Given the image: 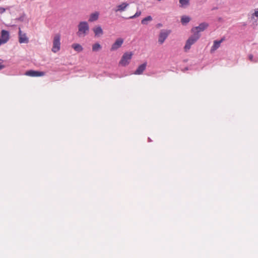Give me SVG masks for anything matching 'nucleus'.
<instances>
[{
  "label": "nucleus",
  "instance_id": "1",
  "mask_svg": "<svg viewBox=\"0 0 258 258\" xmlns=\"http://www.w3.org/2000/svg\"><path fill=\"white\" fill-rule=\"evenodd\" d=\"M78 31L77 34L79 37H85L89 32V26L86 21L80 22L78 26Z\"/></svg>",
  "mask_w": 258,
  "mask_h": 258
},
{
  "label": "nucleus",
  "instance_id": "2",
  "mask_svg": "<svg viewBox=\"0 0 258 258\" xmlns=\"http://www.w3.org/2000/svg\"><path fill=\"white\" fill-rule=\"evenodd\" d=\"M200 37V34L198 33L193 34L186 41L185 45L184 47L185 51L189 50L191 46L194 44Z\"/></svg>",
  "mask_w": 258,
  "mask_h": 258
},
{
  "label": "nucleus",
  "instance_id": "3",
  "mask_svg": "<svg viewBox=\"0 0 258 258\" xmlns=\"http://www.w3.org/2000/svg\"><path fill=\"white\" fill-rule=\"evenodd\" d=\"M133 55V53L132 52H126L124 53L119 62V64L122 67L127 66L130 62Z\"/></svg>",
  "mask_w": 258,
  "mask_h": 258
},
{
  "label": "nucleus",
  "instance_id": "4",
  "mask_svg": "<svg viewBox=\"0 0 258 258\" xmlns=\"http://www.w3.org/2000/svg\"><path fill=\"white\" fill-rule=\"evenodd\" d=\"M60 36L59 34H56L54 36L53 40V46L51 50L54 53L58 52L60 48Z\"/></svg>",
  "mask_w": 258,
  "mask_h": 258
},
{
  "label": "nucleus",
  "instance_id": "5",
  "mask_svg": "<svg viewBox=\"0 0 258 258\" xmlns=\"http://www.w3.org/2000/svg\"><path fill=\"white\" fill-rule=\"evenodd\" d=\"M10 33L9 31L2 30L1 32L0 46L2 44L6 43L10 39Z\"/></svg>",
  "mask_w": 258,
  "mask_h": 258
},
{
  "label": "nucleus",
  "instance_id": "6",
  "mask_svg": "<svg viewBox=\"0 0 258 258\" xmlns=\"http://www.w3.org/2000/svg\"><path fill=\"white\" fill-rule=\"evenodd\" d=\"M171 31L167 30H161L158 38V42L162 44L164 43L166 39L167 38Z\"/></svg>",
  "mask_w": 258,
  "mask_h": 258
},
{
  "label": "nucleus",
  "instance_id": "7",
  "mask_svg": "<svg viewBox=\"0 0 258 258\" xmlns=\"http://www.w3.org/2000/svg\"><path fill=\"white\" fill-rule=\"evenodd\" d=\"M208 27V24L206 23H202L198 27H195L191 29V32L199 34L200 32L204 31Z\"/></svg>",
  "mask_w": 258,
  "mask_h": 258
},
{
  "label": "nucleus",
  "instance_id": "8",
  "mask_svg": "<svg viewBox=\"0 0 258 258\" xmlns=\"http://www.w3.org/2000/svg\"><path fill=\"white\" fill-rule=\"evenodd\" d=\"M25 75L32 77H41L45 75V72H40L34 70H29L25 73Z\"/></svg>",
  "mask_w": 258,
  "mask_h": 258
},
{
  "label": "nucleus",
  "instance_id": "9",
  "mask_svg": "<svg viewBox=\"0 0 258 258\" xmlns=\"http://www.w3.org/2000/svg\"><path fill=\"white\" fill-rule=\"evenodd\" d=\"M123 40L121 38H117L114 43L111 45L110 50L111 51H114L120 47L123 44Z\"/></svg>",
  "mask_w": 258,
  "mask_h": 258
},
{
  "label": "nucleus",
  "instance_id": "10",
  "mask_svg": "<svg viewBox=\"0 0 258 258\" xmlns=\"http://www.w3.org/2000/svg\"><path fill=\"white\" fill-rule=\"evenodd\" d=\"M19 42L20 43H27L29 42V39L25 33H22L20 28L19 31Z\"/></svg>",
  "mask_w": 258,
  "mask_h": 258
},
{
  "label": "nucleus",
  "instance_id": "11",
  "mask_svg": "<svg viewBox=\"0 0 258 258\" xmlns=\"http://www.w3.org/2000/svg\"><path fill=\"white\" fill-rule=\"evenodd\" d=\"M224 41V38H222L220 40H215L213 43V45L211 48V52H214L221 45V43Z\"/></svg>",
  "mask_w": 258,
  "mask_h": 258
},
{
  "label": "nucleus",
  "instance_id": "12",
  "mask_svg": "<svg viewBox=\"0 0 258 258\" xmlns=\"http://www.w3.org/2000/svg\"><path fill=\"white\" fill-rule=\"evenodd\" d=\"M147 66V63H144L138 67L137 69L134 72L135 75H141L145 70Z\"/></svg>",
  "mask_w": 258,
  "mask_h": 258
},
{
  "label": "nucleus",
  "instance_id": "13",
  "mask_svg": "<svg viewBox=\"0 0 258 258\" xmlns=\"http://www.w3.org/2000/svg\"><path fill=\"white\" fill-rule=\"evenodd\" d=\"M99 15L100 13L99 12H95L91 13L89 16L88 21L90 22H93L97 21L99 18Z\"/></svg>",
  "mask_w": 258,
  "mask_h": 258
},
{
  "label": "nucleus",
  "instance_id": "14",
  "mask_svg": "<svg viewBox=\"0 0 258 258\" xmlns=\"http://www.w3.org/2000/svg\"><path fill=\"white\" fill-rule=\"evenodd\" d=\"M93 31L94 32L95 35L97 37H100L103 34V31L100 26H97L93 28Z\"/></svg>",
  "mask_w": 258,
  "mask_h": 258
},
{
  "label": "nucleus",
  "instance_id": "15",
  "mask_svg": "<svg viewBox=\"0 0 258 258\" xmlns=\"http://www.w3.org/2000/svg\"><path fill=\"white\" fill-rule=\"evenodd\" d=\"M128 4L126 3H123L121 4L118 5L115 12H122L124 11L125 8L128 6Z\"/></svg>",
  "mask_w": 258,
  "mask_h": 258
},
{
  "label": "nucleus",
  "instance_id": "16",
  "mask_svg": "<svg viewBox=\"0 0 258 258\" xmlns=\"http://www.w3.org/2000/svg\"><path fill=\"white\" fill-rule=\"evenodd\" d=\"M254 17L258 18V9L255 11L254 13H253L251 15V20H254ZM258 25V20H254L252 22V25L253 26H255Z\"/></svg>",
  "mask_w": 258,
  "mask_h": 258
},
{
  "label": "nucleus",
  "instance_id": "17",
  "mask_svg": "<svg viewBox=\"0 0 258 258\" xmlns=\"http://www.w3.org/2000/svg\"><path fill=\"white\" fill-rule=\"evenodd\" d=\"M72 48L76 51L80 52L83 50V47L78 43H74L72 45Z\"/></svg>",
  "mask_w": 258,
  "mask_h": 258
},
{
  "label": "nucleus",
  "instance_id": "18",
  "mask_svg": "<svg viewBox=\"0 0 258 258\" xmlns=\"http://www.w3.org/2000/svg\"><path fill=\"white\" fill-rule=\"evenodd\" d=\"M101 49V45L98 43H96L92 45V51L94 52L98 51Z\"/></svg>",
  "mask_w": 258,
  "mask_h": 258
},
{
  "label": "nucleus",
  "instance_id": "19",
  "mask_svg": "<svg viewBox=\"0 0 258 258\" xmlns=\"http://www.w3.org/2000/svg\"><path fill=\"white\" fill-rule=\"evenodd\" d=\"M190 19L189 17L186 16H183L181 17V22L182 24H185L188 23Z\"/></svg>",
  "mask_w": 258,
  "mask_h": 258
},
{
  "label": "nucleus",
  "instance_id": "20",
  "mask_svg": "<svg viewBox=\"0 0 258 258\" xmlns=\"http://www.w3.org/2000/svg\"><path fill=\"white\" fill-rule=\"evenodd\" d=\"M152 20V18L151 16H148L145 18H144L141 21V23L143 25H147L148 21H151Z\"/></svg>",
  "mask_w": 258,
  "mask_h": 258
},
{
  "label": "nucleus",
  "instance_id": "21",
  "mask_svg": "<svg viewBox=\"0 0 258 258\" xmlns=\"http://www.w3.org/2000/svg\"><path fill=\"white\" fill-rule=\"evenodd\" d=\"M181 7L186 6L189 4V0H179Z\"/></svg>",
  "mask_w": 258,
  "mask_h": 258
},
{
  "label": "nucleus",
  "instance_id": "22",
  "mask_svg": "<svg viewBox=\"0 0 258 258\" xmlns=\"http://www.w3.org/2000/svg\"><path fill=\"white\" fill-rule=\"evenodd\" d=\"M141 15V11H138L136 13V14L132 16H131L129 18L130 19H134L135 18H137L139 16H140Z\"/></svg>",
  "mask_w": 258,
  "mask_h": 258
},
{
  "label": "nucleus",
  "instance_id": "23",
  "mask_svg": "<svg viewBox=\"0 0 258 258\" xmlns=\"http://www.w3.org/2000/svg\"><path fill=\"white\" fill-rule=\"evenodd\" d=\"M253 55H252V54H249L248 55V58L251 61H253Z\"/></svg>",
  "mask_w": 258,
  "mask_h": 258
},
{
  "label": "nucleus",
  "instance_id": "24",
  "mask_svg": "<svg viewBox=\"0 0 258 258\" xmlns=\"http://www.w3.org/2000/svg\"><path fill=\"white\" fill-rule=\"evenodd\" d=\"M5 67V65L3 64L2 62H0V70H2Z\"/></svg>",
  "mask_w": 258,
  "mask_h": 258
}]
</instances>
